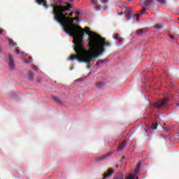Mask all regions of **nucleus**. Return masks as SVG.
<instances>
[{"mask_svg":"<svg viewBox=\"0 0 179 179\" xmlns=\"http://www.w3.org/2000/svg\"><path fill=\"white\" fill-rule=\"evenodd\" d=\"M116 167L118 168V165H116Z\"/></svg>","mask_w":179,"mask_h":179,"instance_id":"38","label":"nucleus"},{"mask_svg":"<svg viewBox=\"0 0 179 179\" xmlns=\"http://www.w3.org/2000/svg\"><path fill=\"white\" fill-rule=\"evenodd\" d=\"M115 40H118L119 41H122V38L118 34H115L114 36Z\"/></svg>","mask_w":179,"mask_h":179,"instance_id":"13","label":"nucleus"},{"mask_svg":"<svg viewBox=\"0 0 179 179\" xmlns=\"http://www.w3.org/2000/svg\"><path fill=\"white\" fill-rule=\"evenodd\" d=\"M107 62H108L107 59H104L103 60H98L96 64V66H99V65H100V64H107Z\"/></svg>","mask_w":179,"mask_h":179,"instance_id":"10","label":"nucleus"},{"mask_svg":"<svg viewBox=\"0 0 179 179\" xmlns=\"http://www.w3.org/2000/svg\"><path fill=\"white\" fill-rule=\"evenodd\" d=\"M141 6H143L144 8H147V6H149L152 2H153V0H141Z\"/></svg>","mask_w":179,"mask_h":179,"instance_id":"7","label":"nucleus"},{"mask_svg":"<svg viewBox=\"0 0 179 179\" xmlns=\"http://www.w3.org/2000/svg\"><path fill=\"white\" fill-rule=\"evenodd\" d=\"M69 2H73V0H67Z\"/></svg>","mask_w":179,"mask_h":179,"instance_id":"33","label":"nucleus"},{"mask_svg":"<svg viewBox=\"0 0 179 179\" xmlns=\"http://www.w3.org/2000/svg\"><path fill=\"white\" fill-rule=\"evenodd\" d=\"M68 16H69V17H72V16H73V12H71L70 14L68 15Z\"/></svg>","mask_w":179,"mask_h":179,"instance_id":"28","label":"nucleus"},{"mask_svg":"<svg viewBox=\"0 0 179 179\" xmlns=\"http://www.w3.org/2000/svg\"><path fill=\"white\" fill-rule=\"evenodd\" d=\"M151 129L155 130L157 129V124L152 123L151 127H150Z\"/></svg>","mask_w":179,"mask_h":179,"instance_id":"17","label":"nucleus"},{"mask_svg":"<svg viewBox=\"0 0 179 179\" xmlns=\"http://www.w3.org/2000/svg\"><path fill=\"white\" fill-rule=\"evenodd\" d=\"M92 3L93 5H97V1L96 0H92Z\"/></svg>","mask_w":179,"mask_h":179,"instance_id":"26","label":"nucleus"},{"mask_svg":"<svg viewBox=\"0 0 179 179\" xmlns=\"http://www.w3.org/2000/svg\"><path fill=\"white\" fill-rule=\"evenodd\" d=\"M95 86L98 88V89H101V87H103V86H104V83L103 82H98L95 84Z\"/></svg>","mask_w":179,"mask_h":179,"instance_id":"12","label":"nucleus"},{"mask_svg":"<svg viewBox=\"0 0 179 179\" xmlns=\"http://www.w3.org/2000/svg\"><path fill=\"white\" fill-rule=\"evenodd\" d=\"M9 62H8V66L9 69L10 71H15L16 69V65L15 64V61H13V57H12V55H9Z\"/></svg>","mask_w":179,"mask_h":179,"instance_id":"5","label":"nucleus"},{"mask_svg":"<svg viewBox=\"0 0 179 179\" xmlns=\"http://www.w3.org/2000/svg\"><path fill=\"white\" fill-rule=\"evenodd\" d=\"M142 33H143V29H138L136 31V34H142Z\"/></svg>","mask_w":179,"mask_h":179,"instance_id":"19","label":"nucleus"},{"mask_svg":"<svg viewBox=\"0 0 179 179\" xmlns=\"http://www.w3.org/2000/svg\"><path fill=\"white\" fill-rule=\"evenodd\" d=\"M109 156H111V153H108V154L103 155L99 157H96V162H101V160H106V159H107V157H108Z\"/></svg>","mask_w":179,"mask_h":179,"instance_id":"9","label":"nucleus"},{"mask_svg":"<svg viewBox=\"0 0 179 179\" xmlns=\"http://www.w3.org/2000/svg\"><path fill=\"white\" fill-rule=\"evenodd\" d=\"M29 59H32V57H29Z\"/></svg>","mask_w":179,"mask_h":179,"instance_id":"36","label":"nucleus"},{"mask_svg":"<svg viewBox=\"0 0 179 179\" xmlns=\"http://www.w3.org/2000/svg\"><path fill=\"white\" fill-rule=\"evenodd\" d=\"M145 132H148V130L147 129H145Z\"/></svg>","mask_w":179,"mask_h":179,"instance_id":"37","label":"nucleus"},{"mask_svg":"<svg viewBox=\"0 0 179 179\" xmlns=\"http://www.w3.org/2000/svg\"><path fill=\"white\" fill-rule=\"evenodd\" d=\"M169 102V99L164 98V99H159L153 103L155 108H162V107H166L167 103Z\"/></svg>","mask_w":179,"mask_h":179,"instance_id":"4","label":"nucleus"},{"mask_svg":"<svg viewBox=\"0 0 179 179\" xmlns=\"http://www.w3.org/2000/svg\"><path fill=\"white\" fill-rule=\"evenodd\" d=\"M52 99H53V100H55V101L59 103V98L58 96H53Z\"/></svg>","mask_w":179,"mask_h":179,"instance_id":"21","label":"nucleus"},{"mask_svg":"<svg viewBox=\"0 0 179 179\" xmlns=\"http://www.w3.org/2000/svg\"><path fill=\"white\" fill-rule=\"evenodd\" d=\"M155 29H160L163 27V24H156L155 25Z\"/></svg>","mask_w":179,"mask_h":179,"instance_id":"16","label":"nucleus"},{"mask_svg":"<svg viewBox=\"0 0 179 179\" xmlns=\"http://www.w3.org/2000/svg\"><path fill=\"white\" fill-rule=\"evenodd\" d=\"M169 38L172 40H174V36L173 35H169Z\"/></svg>","mask_w":179,"mask_h":179,"instance_id":"29","label":"nucleus"},{"mask_svg":"<svg viewBox=\"0 0 179 179\" xmlns=\"http://www.w3.org/2000/svg\"><path fill=\"white\" fill-rule=\"evenodd\" d=\"M123 178H124V176L121 173H117L116 177L114 178V179H123Z\"/></svg>","mask_w":179,"mask_h":179,"instance_id":"14","label":"nucleus"},{"mask_svg":"<svg viewBox=\"0 0 179 179\" xmlns=\"http://www.w3.org/2000/svg\"><path fill=\"white\" fill-rule=\"evenodd\" d=\"M28 78H29V80H33L34 76L31 72L29 73Z\"/></svg>","mask_w":179,"mask_h":179,"instance_id":"18","label":"nucleus"},{"mask_svg":"<svg viewBox=\"0 0 179 179\" xmlns=\"http://www.w3.org/2000/svg\"><path fill=\"white\" fill-rule=\"evenodd\" d=\"M53 11L52 13L55 15L54 19L56 22H59L63 27V30L69 34L71 37H73V43L75 45L78 46L83 43V34L85 31L82 27L78 26L76 24H73V21L79 22V17H69L68 13H65L71 10L72 5L67 4L66 6H62V5H53Z\"/></svg>","mask_w":179,"mask_h":179,"instance_id":"1","label":"nucleus"},{"mask_svg":"<svg viewBox=\"0 0 179 179\" xmlns=\"http://www.w3.org/2000/svg\"><path fill=\"white\" fill-rule=\"evenodd\" d=\"M139 17H141L140 14H136V22L139 21Z\"/></svg>","mask_w":179,"mask_h":179,"instance_id":"23","label":"nucleus"},{"mask_svg":"<svg viewBox=\"0 0 179 179\" xmlns=\"http://www.w3.org/2000/svg\"><path fill=\"white\" fill-rule=\"evenodd\" d=\"M127 145V141H123L121 144L120 146L117 148V151L122 150L124 148H125V145Z\"/></svg>","mask_w":179,"mask_h":179,"instance_id":"11","label":"nucleus"},{"mask_svg":"<svg viewBox=\"0 0 179 179\" xmlns=\"http://www.w3.org/2000/svg\"><path fill=\"white\" fill-rule=\"evenodd\" d=\"M125 179H135V175L130 173L126 176Z\"/></svg>","mask_w":179,"mask_h":179,"instance_id":"15","label":"nucleus"},{"mask_svg":"<svg viewBox=\"0 0 179 179\" xmlns=\"http://www.w3.org/2000/svg\"><path fill=\"white\" fill-rule=\"evenodd\" d=\"M74 50L76 51V55H73L70 57V61H75L77 59L78 62H85V64H87V68L90 69L91 68L90 64L92 62L96 61V59L99 58V56L94 57L93 60H90L89 62H85L90 59V57L87 55V54H90V48H89V51L85 49V43L82 42L80 45H75Z\"/></svg>","mask_w":179,"mask_h":179,"instance_id":"3","label":"nucleus"},{"mask_svg":"<svg viewBox=\"0 0 179 179\" xmlns=\"http://www.w3.org/2000/svg\"><path fill=\"white\" fill-rule=\"evenodd\" d=\"M86 34L89 36L88 47L90 52L87 54L90 59L85 60V62L93 61L96 57H100L106 52V48L110 47L111 43L108 41H106V38L90 31L89 27L84 29Z\"/></svg>","mask_w":179,"mask_h":179,"instance_id":"2","label":"nucleus"},{"mask_svg":"<svg viewBox=\"0 0 179 179\" xmlns=\"http://www.w3.org/2000/svg\"><path fill=\"white\" fill-rule=\"evenodd\" d=\"M158 2L159 3H162V5H165L166 4V0H158Z\"/></svg>","mask_w":179,"mask_h":179,"instance_id":"22","label":"nucleus"},{"mask_svg":"<svg viewBox=\"0 0 179 179\" xmlns=\"http://www.w3.org/2000/svg\"><path fill=\"white\" fill-rule=\"evenodd\" d=\"M164 131H167V129H165Z\"/></svg>","mask_w":179,"mask_h":179,"instance_id":"39","label":"nucleus"},{"mask_svg":"<svg viewBox=\"0 0 179 179\" xmlns=\"http://www.w3.org/2000/svg\"><path fill=\"white\" fill-rule=\"evenodd\" d=\"M103 3H107V2H108V0H103L102 1Z\"/></svg>","mask_w":179,"mask_h":179,"instance_id":"30","label":"nucleus"},{"mask_svg":"<svg viewBox=\"0 0 179 179\" xmlns=\"http://www.w3.org/2000/svg\"><path fill=\"white\" fill-rule=\"evenodd\" d=\"M146 9H148L146 7H143V9L141 10V11L140 13V15H143V13H145V12H146Z\"/></svg>","mask_w":179,"mask_h":179,"instance_id":"20","label":"nucleus"},{"mask_svg":"<svg viewBox=\"0 0 179 179\" xmlns=\"http://www.w3.org/2000/svg\"><path fill=\"white\" fill-rule=\"evenodd\" d=\"M141 167V164H137V169L136 170V173H139L138 170H139V168Z\"/></svg>","mask_w":179,"mask_h":179,"instance_id":"24","label":"nucleus"},{"mask_svg":"<svg viewBox=\"0 0 179 179\" xmlns=\"http://www.w3.org/2000/svg\"><path fill=\"white\" fill-rule=\"evenodd\" d=\"M24 62L25 64H30V62H29V61H27V60H24Z\"/></svg>","mask_w":179,"mask_h":179,"instance_id":"32","label":"nucleus"},{"mask_svg":"<svg viewBox=\"0 0 179 179\" xmlns=\"http://www.w3.org/2000/svg\"><path fill=\"white\" fill-rule=\"evenodd\" d=\"M114 173V170L112 169H108L107 170V172L103 174V179L108 178V177H111L113 174Z\"/></svg>","mask_w":179,"mask_h":179,"instance_id":"8","label":"nucleus"},{"mask_svg":"<svg viewBox=\"0 0 179 179\" xmlns=\"http://www.w3.org/2000/svg\"><path fill=\"white\" fill-rule=\"evenodd\" d=\"M15 52L16 54H20V52L19 51V48H17Z\"/></svg>","mask_w":179,"mask_h":179,"instance_id":"27","label":"nucleus"},{"mask_svg":"<svg viewBox=\"0 0 179 179\" xmlns=\"http://www.w3.org/2000/svg\"><path fill=\"white\" fill-rule=\"evenodd\" d=\"M76 15H77V17H78L79 15H82V13H80V11H76Z\"/></svg>","mask_w":179,"mask_h":179,"instance_id":"25","label":"nucleus"},{"mask_svg":"<svg viewBox=\"0 0 179 179\" xmlns=\"http://www.w3.org/2000/svg\"><path fill=\"white\" fill-rule=\"evenodd\" d=\"M3 33V29H0V34L2 35Z\"/></svg>","mask_w":179,"mask_h":179,"instance_id":"31","label":"nucleus"},{"mask_svg":"<svg viewBox=\"0 0 179 179\" xmlns=\"http://www.w3.org/2000/svg\"><path fill=\"white\" fill-rule=\"evenodd\" d=\"M0 51H1V48H0Z\"/></svg>","mask_w":179,"mask_h":179,"instance_id":"40","label":"nucleus"},{"mask_svg":"<svg viewBox=\"0 0 179 179\" xmlns=\"http://www.w3.org/2000/svg\"><path fill=\"white\" fill-rule=\"evenodd\" d=\"M129 2H132V0H129Z\"/></svg>","mask_w":179,"mask_h":179,"instance_id":"35","label":"nucleus"},{"mask_svg":"<svg viewBox=\"0 0 179 179\" xmlns=\"http://www.w3.org/2000/svg\"><path fill=\"white\" fill-rule=\"evenodd\" d=\"M77 80H83V78H79Z\"/></svg>","mask_w":179,"mask_h":179,"instance_id":"34","label":"nucleus"},{"mask_svg":"<svg viewBox=\"0 0 179 179\" xmlns=\"http://www.w3.org/2000/svg\"><path fill=\"white\" fill-rule=\"evenodd\" d=\"M125 16L127 17V20H131V19L135 17V15L131 11V8L128 7L126 8Z\"/></svg>","mask_w":179,"mask_h":179,"instance_id":"6","label":"nucleus"}]
</instances>
